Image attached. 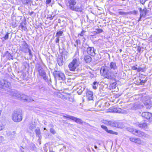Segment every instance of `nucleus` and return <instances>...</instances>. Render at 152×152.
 <instances>
[{
	"instance_id": "nucleus-1",
	"label": "nucleus",
	"mask_w": 152,
	"mask_h": 152,
	"mask_svg": "<svg viewBox=\"0 0 152 152\" xmlns=\"http://www.w3.org/2000/svg\"><path fill=\"white\" fill-rule=\"evenodd\" d=\"M110 67L106 66H102L100 71L102 72L105 78L110 80H115L118 72V67L116 63L113 62L110 63Z\"/></svg>"
},
{
	"instance_id": "nucleus-2",
	"label": "nucleus",
	"mask_w": 152,
	"mask_h": 152,
	"mask_svg": "<svg viewBox=\"0 0 152 152\" xmlns=\"http://www.w3.org/2000/svg\"><path fill=\"white\" fill-rule=\"evenodd\" d=\"M67 5L71 10L77 12H82L83 10V6L81 1L77 2L76 0H66Z\"/></svg>"
},
{
	"instance_id": "nucleus-3",
	"label": "nucleus",
	"mask_w": 152,
	"mask_h": 152,
	"mask_svg": "<svg viewBox=\"0 0 152 152\" xmlns=\"http://www.w3.org/2000/svg\"><path fill=\"white\" fill-rule=\"evenodd\" d=\"M22 47H20V50L23 52L25 53H27L28 52L29 53V55L31 57L33 56V55L31 53V51L28 44L26 43V41H23L22 42Z\"/></svg>"
},
{
	"instance_id": "nucleus-4",
	"label": "nucleus",
	"mask_w": 152,
	"mask_h": 152,
	"mask_svg": "<svg viewBox=\"0 0 152 152\" xmlns=\"http://www.w3.org/2000/svg\"><path fill=\"white\" fill-rule=\"evenodd\" d=\"M79 64V59L74 58L72 61L69 64L68 66L70 71H74L78 66Z\"/></svg>"
},
{
	"instance_id": "nucleus-5",
	"label": "nucleus",
	"mask_w": 152,
	"mask_h": 152,
	"mask_svg": "<svg viewBox=\"0 0 152 152\" xmlns=\"http://www.w3.org/2000/svg\"><path fill=\"white\" fill-rule=\"evenodd\" d=\"M12 119L15 122L20 121L22 119L21 113L19 111H15L12 115Z\"/></svg>"
},
{
	"instance_id": "nucleus-6",
	"label": "nucleus",
	"mask_w": 152,
	"mask_h": 152,
	"mask_svg": "<svg viewBox=\"0 0 152 152\" xmlns=\"http://www.w3.org/2000/svg\"><path fill=\"white\" fill-rule=\"evenodd\" d=\"M37 71L38 72L39 75L43 77V79L46 81H48V76H46V73L42 67L38 65L36 67Z\"/></svg>"
},
{
	"instance_id": "nucleus-7",
	"label": "nucleus",
	"mask_w": 152,
	"mask_h": 152,
	"mask_svg": "<svg viewBox=\"0 0 152 152\" xmlns=\"http://www.w3.org/2000/svg\"><path fill=\"white\" fill-rule=\"evenodd\" d=\"M53 75L55 78L58 80L64 81L65 80L64 74L60 71H55L53 72Z\"/></svg>"
},
{
	"instance_id": "nucleus-8",
	"label": "nucleus",
	"mask_w": 152,
	"mask_h": 152,
	"mask_svg": "<svg viewBox=\"0 0 152 152\" xmlns=\"http://www.w3.org/2000/svg\"><path fill=\"white\" fill-rule=\"evenodd\" d=\"M137 126L139 128L145 130L148 128L149 124L146 121L144 120L140 122H137L136 123Z\"/></svg>"
},
{
	"instance_id": "nucleus-9",
	"label": "nucleus",
	"mask_w": 152,
	"mask_h": 152,
	"mask_svg": "<svg viewBox=\"0 0 152 152\" xmlns=\"http://www.w3.org/2000/svg\"><path fill=\"white\" fill-rule=\"evenodd\" d=\"M0 85L2 86V88L6 89L7 88H9L11 86L10 82L4 79L0 80Z\"/></svg>"
},
{
	"instance_id": "nucleus-10",
	"label": "nucleus",
	"mask_w": 152,
	"mask_h": 152,
	"mask_svg": "<svg viewBox=\"0 0 152 152\" xmlns=\"http://www.w3.org/2000/svg\"><path fill=\"white\" fill-rule=\"evenodd\" d=\"M142 116L149 121H152V113L148 112H144L142 113Z\"/></svg>"
},
{
	"instance_id": "nucleus-11",
	"label": "nucleus",
	"mask_w": 152,
	"mask_h": 152,
	"mask_svg": "<svg viewBox=\"0 0 152 152\" xmlns=\"http://www.w3.org/2000/svg\"><path fill=\"white\" fill-rule=\"evenodd\" d=\"M63 117H64L67 118H69L71 120H73L75 121L76 123H78L79 124H82L83 122L80 119L77 118L72 116L69 115H67L66 116L64 115Z\"/></svg>"
},
{
	"instance_id": "nucleus-12",
	"label": "nucleus",
	"mask_w": 152,
	"mask_h": 152,
	"mask_svg": "<svg viewBox=\"0 0 152 152\" xmlns=\"http://www.w3.org/2000/svg\"><path fill=\"white\" fill-rule=\"evenodd\" d=\"M139 10L140 15L142 16L143 18H145L146 15L149 12V10H147L146 8L142 10L141 7H140L139 8Z\"/></svg>"
},
{
	"instance_id": "nucleus-13",
	"label": "nucleus",
	"mask_w": 152,
	"mask_h": 152,
	"mask_svg": "<svg viewBox=\"0 0 152 152\" xmlns=\"http://www.w3.org/2000/svg\"><path fill=\"white\" fill-rule=\"evenodd\" d=\"M87 53L88 54L92 56H94L95 55L96 50L93 47H87Z\"/></svg>"
},
{
	"instance_id": "nucleus-14",
	"label": "nucleus",
	"mask_w": 152,
	"mask_h": 152,
	"mask_svg": "<svg viewBox=\"0 0 152 152\" xmlns=\"http://www.w3.org/2000/svg\"><path fill=\"white\" fill-rule=\"evenodd\" d=\"M20 96L19 97L18 99L23 100L24 102H29L31 101V99L29 96H27L25 94H20Z\"/></svg>"
},
{
	"instance_id": "nucleus-15",
	"label": "nucleus",
	"mask_w": 152,
	"mask_h": 152,
	"mask_svg": "<svg viewBox=\"0 0 152 152\" xmlns=\"http://www.w3.org/2000/svg\"><path fill=\"white\" fill-rule=\"evenodd\" d=\"M109 126L117 128H121V123L115 121H110Z\"/></svg>"
},
{
	"instance_id": "nucleus-16",
	"label": "nucleus",
	"mask_w": 152,
	"mask_h": 152,
	"mask_svg": "<svg viewBox=\"0 0 152 152\" xmlns=\"http://www.w3.org/2000/svg\"><path fill=\"white\" fill-rule=\"evenodd\" d=\"M86 96L89 100L93 99V94L92 92L90 91H87L86 92Z\"/></svg>"
},
{
	"instance_id": "nucleus-17",
	"label": "nucleus",
	"mask_w": 152,
	"mask_h": 152,
	"mask_svg": "<svg viewBox=\"0 0 152 152\" xmlns=\"http://www.w3.org/2000/svg\"><path fill=\"white\" fill-rule=\"evenodd\" d=\"M131 130L133 134L136 136L140 137L142 131L137 130L135 129H132Z\"/></svg>"
},
{
	"instance_id": "nucleus-18",
	"label": "nucleus",
	"mask_w": 152,
	"mask_h": 152,
	"mask_svg": "<svg viewBox=\"0 0 152 152\" xmlns=\"http://www.w3.org/2000/svg\"><path fill=\"white\" fill-rule=\"evenodd\" d=\"M11 94L14 97L18 99L19 97L20 96L19 92L15 90H13L11 92Z\"/></svg>"
},
{
	"instance_id": "nucleus-19",
	"label": "nucleus",
	"mask_w": 152,
	"mask_h": 152,
	"mask_svg": "<svg viewBox=\"0 0 152 152\" xmlns=\"http://www.w3.org/2000/svg\"><path fill=\"white\" fill-rule=\"evenodd\" d=\"M3 57H6L9 60L12 59V56L11 53H9L8 51H7L4 52V54L3 56Z\"/></svg>"
},
{
	"instance_id": "nucleus-20",
	"label": "nucleus",
	"mask_w": 152,
	"mask_h": 152,
	"mask_svg": "<svg viewBox=\"0 0 152 152\" xmlns=\"http://www.w3.org/2000/svg\"><path fill=\"white\" fill-rule=\"evenodd\" d=\"M144 106L146 108L148 109H150L152 106L151 103L149 100H148L145 101L144 103Z\"/></svg>"
},
{
	"instance_id": "nucleus-21",
	"label": "nucleus",
	"mask_w": 152,
	"mask_h": 152,
	"mask_svg": "<svg viewBox=\"0 0 152 152\" xmlns=\"http://www.w3.org/2000/svg\"><path fill=\"white\" fill-rule=\"evenodd\" d=\"M143 106L140 104L138 102L135 103L132 109H140L143 107Z\"/></svg>"
},
{
	"instance_id": "nucleus-22",
	"label": "nucleus",
	"mask_w": 152,
	"mask_h": 152,
	"mask_svg": "<svg viewBox=\"0 0 152 152\" xmlns=\"http://www.w3.org/2000/svg\"><path fill=\"white\" fill-rule=\"evenodd\" d=\"M84 60L86 63H89L91 61V58L90 56L86 55L84 57Z\"/></svg>"
},
{
	"instance_id": "nucleus-23",
	"label": "nucleus",
	"mask_w": 152,
	"mask_h": 152,
	"mask_svg": "<svg viewBox=\"0 0 152 152\" xmlns=\"http://www.w3.org/2000/svg\"><path fill=\"white\" fill-rule=\"evenodd\" d=\"M140 137H142L144 139H149L150 138V136L148 134L142 132Z\"/></svg>"
},
{
	"instance_id": "nucleus-24",
	"label": "nucleus",
	"mask_w": 152,
	"mask_h": 152,
	"mask_svg": "<svg viewBox=\"0 0 152 152\" xmlns=\"http://www.w3.org/2000/svg\"><path fill=\"white\" fill-rule=\"evenodd\" d=\"M134 142L139 145H143L142 143H143V142L141 140L140 138H136Z\"/></svg>"
},
{
	"instance_id": "nucleus-25",
	"label": "nucleus",
	"mask_w": 152,
	"mask_h": 152,
	"mask_svg": "<svg viewBox=\"0 0 152 152\" xmlns=\"http://www.w3.org/2000/svg\"><path fill=\"white\" fill-rule=\"evenodd\" d=\"M147 80H141L139 79V80H137V83L138 85H142L144 84L146 82Z\"/></svg>"
},
{
	"instance_id": "nucleus-26",
	"label": "nucleus",
	"mask_w": 152,
	"mask_h": 152,
	"mask_svg": "<svg viewBox=\"0 0 152 152\" xmlns=\"http://www.w3.org/2000/svg\"><path fill=\"white\" fill-rule=\"evenodd\" d=\"M35 132L36 134L37 137L40 138L41 137V133L40 129L38 128H37L35 130Z\"/></svg>"
},
{
	"instance_id": "nucleus-27",
	"label": "nucleus",
	"mask_w": 152,
	"mask_h": 152,
	"mask_svg": "<svg viewBox=\"0 0 152 152\" xmlns=\"http://www.w3.org/2000/svg\"><path fill=\"white\" fill-rule=\"evenodd\" d=\"M57 62L60 66H62L63 64V58L62 57L58 58L57 59Z\"/></svg>"
},
{
	"instance_id": "nucleus-28",
	"label": "nucleus",
	"mask_w": 152,
	"mask_h": 152,
	"mask_svg": "<svg viewBox=\"0 0 152 152\" xmlns=\"http://www.w3.org/2000/svg\"><path fill=\"white\" fill-rule=\"evenodd\" d=\"M99 85V83L96 81L94 82L92 84V87L94 89L96 90Z\"/></svg>"
},
{
	"instance_id": "nucleus-29",
	"label": "nucleus",
	"mask_w": 152,
	"mask_h": 152,
	"mask_svg": "<svg viewBox=\"0 0 152 152\" xmlns=\"http://www.w3.org/2000/svg\"><path fill=\"white\" fill-rule=\"evenodd\" d=\"M63 33V31H60L57 32L56 34V37H59L60 36L62 35Z\"/></svg>"
},
{
	"instance_id": "nucleus-30",
	"label": "nucleus",
	"mask_w": 152,
	"mask_h": 152,
	"mask_svg": "<svg viewBox=\"0 0 152 152\" xmlns=\"http://www.w3.org/2000/svg\"><path fill=\"white\" fill-rule=\"evenodd\" d=\"M15 132L13 131L12 132H9L7 133V135L10 136L11 137L14 138Z\"/></svg>"
},
{
	"instance_id": "nucleus-31",
	"label": "nucleus",
	"mask_w": 152,
	"mask_h": 152,
	"mask_svg": "<svg viewBox=\"0 0 152 152\" xmlns=\"http://www.w3.org/2000/svg\"><path fill=\"white\" fill-rule=\"evenodd\" d=\"M128 14H134V15H137L138 13V11L136 10H134L132 11H131L129 12H128Z\"/></svg>"
},
{
	"instance_id": "nucleus-32",
	"label": "nucleus",
	"mask_w": 152,
	"mask_h": 152,
	"mask_svg": "<svg viewBox=\"0 0 152 152\" xmlns=\"http://www.w3.org/2000/svg\"><path fill=\"white\" fill-rule=\"evenodd\" d=\"M43 85L41 83H39L36 86V88L38 89H41L43 88Z\"/></svg>"
},
{
	"instance_id": "nucleus-33",
	"label": "nucleus",
	"mask_w": 152,
	"mask_h": 152,
	"mask_svg": "<svg viewBox=\"0 0 152 152\" xmlns=\"http://www.w3.org/2000/svg\"><path fill=\"white\" fill-rule=\"evenodd\" d=\"M36 127V125L34 124H31L29 126V129L32 130L33 129L35 128Z\"/></svg>"
},
{
	"instance_id": "nucleus-34",
	"label": "nucleus",
	"mask_w": 152,
	"mask_h": 152,
	"mask_svg": "<svg viewBox=\"0 0 152 152\" xmlns=\"http://www.w3.org/2000/svg\"><path fill=\"white\" fill-rule=\"evenodd\" d=\"M107 132L111 134H115L116 135H117L118 134V133L117 132H114L113 131L111 130H107Z\"/></svg>"
},
{
	"instance_id": "nucleus-35",
	"label": "nucleus",
	"mask_w": 152,
	"mask_h": 152,
	"mask_svg": "<svg viewBox=\"0 0 152 152\" xmlns=\"http://www.w3.org/2000/svg\"><path fill=\"white\" fill-rule=\"evenodd\" d=\"M22 1L24 4H28L30 3V0H22Z\"/></svg>"
},
{
	"instance_id": "nucleus-36",
	"label": "nucleus",
	"mask_w": 152,
	"mask_h": 152,
	"mask_svg": "<svg viewBox=\"0 0 152 152\" xmlns=\"http://www.w3.org/2000/svg\"><path fill=\"white\" fill-rule=\"evenodd\" d=\"M102 122L104 124L109 126L110 121H108L105 120H103Z\"/></svg>"
},
{
	"instance_id": "nucleus-37",
	"label": "nucleus",
	"mask_w": 152,
	"mask_h": 152,
	"mask_svg": "<svg viewBox=\"0 0 152 152\" xmlns=\"http://www.w3.org/2000/svg\"><path fill=\"white\" fill-rule=\"evenodd\" d=\"M4 128V126L2 123L0 122V131L2 130Z\"/></svg>"
},
{
	"instance_id": "nucleus-38",
	"label": "nucleus",
	"mask_w": 152,
	"mask_h": 152,
	"mask_svg": "<svg viewBox=\"0 0 152 152\" xmlns=\"http://www.w3.org/2000/svg\"><path fill=\"white\" fill-rule=\"evenodd\" d=\"M50 132L51 133L53 134H55L56 133L55 130L52 128H51L50 129Z\"/></svg>"
},
{
	"instance_id": "nucleus-39",
	"label": "nucleus",
	"mask_w": 152,
	"mask_h": 152,
	"mask_svg": "<svg viewBox=\"0 0 152 152\" xmlns=\"http://www.w3.org/2000/svg\"><path fill=\"white\" fill-rule=\"evenodd\" d=\"M119 13L120 15H126L128 14V12H126L122 11H120L119 12Z\"/></svg>"
},
{
	"instance_id": "nucleus-40",
	"label": "nucleus",
	"mask_w": 152,
	"mask_h": 152,
	"mask_svg": "<svg viewBox=\"0 0 152 152\" xmlns=\"http://www.w3.org/2000/svg\"><path fill=\"white\" fill-rule=\"evenodd\" d=\"M20 26L22 29L24 31H25L26 30V28L25 26H24L23 24H21L20 25Z\"/></svg>"
},
{
	"instance_id": "nucleus-41",
	"label": "nucleus",
	"mask_w": 152,
	"mask_h": 152,
	"mask_svg": "<svg viewBox=\"0 0 152 152\" xmlns=\"http://www.w3.org/2000/svg\"><path fill=\"white\" fill-rule=\"evenodd\" d=\"M96 33L99 34L100 33L102 32L103 31L102 29H98L96 30Z\"/></svg>"
},
{
	"instance_id": "nucleus-42",
	"label": "nucleus",
	"mask_w": 152,
	"mask_h": 152,
	"mask_svg": "<svg viewBox=\"0 0 152 152\" xmlns=\"http://www.w3.org/2000/svg\"><path fill=\"white\" fill-rule=\"evenodd\" d=\"M3 37L5 39H7L9 38V33H7V34L5 35L4 37Z\"/></svg>"
},
{
	"instance_id": "nucleus-43",
	"label": "nucleus",
	"mask_w": 152,
	"mask_h": 152,
	"mask_svg": "<svg viewBox=\"0 0 152 152\" xmlns=\"http://www.w3.org/2000/svg\"><path fill=\"white\" fill-rule=\"evenodd\" d=\"M101 127L104 130L107 132L108 130L107 127L105 126L102 125L101 126Z\"/></svg>"
},
{
	"instance_id": "nucleus-44",
	"label": "nucleus",
	"mask_w": 152,
	"mask_h": 152,
	"mask_svg": "<svg viewBox=\"0 0 152 152\" xmlns=\"http://www.w3.org/2000/svg\"><path fill=\"white\" fill-rule=\"evenodd\" d=\"M54 16H52L51 14H49L48 15V18H49L50 20H51L53 19Z\"/></svg>"
},
{
	"instance_id": "nucleus-45",
	"label": "nucleus",
	"mask_w": 152,
	"mask_h": 152,
	"mask_svg": "<svg viewBox=\"0 0 152 152\" xmlns=\"http://www.w3.org/2000/svg\"><path fill=\"white\" fill-rule=\"evenodd\" d=\"M144 71V68H141V67L138 68L137 70V71L138 72H139L140 71L143 72V71Z\"/></svg>"
},
{
	"instance_id": "nucleus-46",
	"label": "nucleus",
	"mask_w": 152,
	"mask_h": 152,
	"mask_svg": "<svg viewBox=\"0 0 152 152\" xmlns=\"http://www.w3.org/2000/svg\"><path fill=\"white\" fill-rule=\"evenodd\" d=\"M85 33V31H83V30H82V31L81 32V33L80 34H78V36H80L81 37L83 36L84 34Z\"/></svg>"
},
{
	"instance_id": "nucleus-47",
	"label": "nucleus",
	"mask_w": 152,
	"mask_h": 152,
	"mask_svg": "<svg viewBox=\"0 0 152 152\" xmlns=\"http://www.w3.org/2000/svg\"><path fill=\"white\" fill-rule=\"evenodd\" d=\"M136 138H134V137H130L129 138V140L132 142H134L135 141V140Z\"/></svg>"
},
{
	"instance_id": "nucleus-48",
	"label": "nucleus",
	"mask_w": 152,
	"mask_h": 152,
	"mask_svg": "<svg viewBox=\"0 0 152 152\" xmlns=\"http://www.w3.org/2000/svg\"><path fill=\"white\" fill-rule=\"evenodd\" d=\"M51 0H46L45 3L46 4H49L51 2Z\"/></svg>"
},
{
	"instance_id": "nucleus-49",
	"label": "nucleus",
	"mask_w": 152,
	"mask_h": 152,
	"mask_svg": "<svg viewBox=\"0 0 152 152\" xmlns=\"http://www.w3.org/2000/svg\"><path fill=\"white\" fill-rule=\"evenodd\" d=\"M140 2L142 4H144L145 2L146 1V0H140Z\"/></svg>"
},
{
	"instance_id": "nucleus-50",
	"label": "nucleus",
	"mask_w": 152,
	"mask_h": 152,
	"mask_svg": "<svg viewBox=\"0 0 152 152\" xmlns=\"http://www.w3.org/2000/svg\"><path fill=\"white\" fill-rule=\"evenodd\" d=\"M56 37V43H59V37Z\"/></svg>"
},
{
	"instance_id": "nucleus-51",
	"label": "nucleus",
	"mask_w": 152,
	"mask_h": 152,
	"mask_svg": "<svg viewBox=\"0 0 152 152\" xmlns=\"http://www.w3.org/2000/svg\"><path fill=\"white\" fill-rule=\"evenodd\" d=\"M4 140V137L1 136H0V143L1 142Z\"/></svg>"
},
{
	"instance_id": "nucleus-52",
	"label": "nucleus",
	"mask_w": 152,
	"mask_h": 152,
	"mask_svg": "<svg viewBox=\"0 0 152 152\" xmlns=\"http://www.w3.org/2000/svg\"><path fill=\"white\" fill-rule=\"evenodd\" d=\"M141 47L139 46L137 48V51L138 52H140L141 51Z\"/></svg>"
},
{
	"instance_id": "nucleus-53",
	"label": "nucleus",
	"mask_w": 152,
	"mask_h": 152,
	"mask_svg": "<svg viewBox=\"0 0 152 152\" xmlns=\"http://www.w3.org/2000/svg\"><path fill=\"white\" fill-rule=\"evenodd\" d=\"M83 92V91L82 90H79L77 91V92L79 94H81Z\"/></svg>"
},
{
	"instance_id": "nucleus-54",
	"label": "nucleus",
	"mask_w": 152,
	"mask_h": 152,
	"mask_svg": "<svg viewBox=\"0 0 152 152\" xmlns=\"http://www.w3.org/2000/svg\"><path fill=\"white\" fill-rule=\"evenodd\" d=\"M76 42L77 45H78L79 44H80V40L79 39H77L76 41Z\"/></svg>"
},
{
	"instance_id": "nucleus-55",
	"label": "nucleus",
	"mask_w": 152,
	"mask_h": 152,
	"mask_svg": "<svg viewBox=\"0 0 152 152\" xmlns=\"http://www.w3.org/2000/svg\"><path fill=\"white\" fill-rule=\"evenodd\" d=\"M132 69L133 70H137L138 68H137V67L135 66H133L132 67Z\"/></svg>"
},
{
	"instance_id": "nucleus-56",
	"label": "nucleus",
	"mask_w": 152,
	"mask_h": 152,
	"mask_svg": "<svg viewBox=\"0 0 152 152\" xmlns=\"http://www.w3.org/2000/svg\"><path fill=\"white\" fill-rule=\"evenodd\" d=\"M43 150L44 151V152H47L48 151V149L46 147H44Z\"/></svg>"
},
{
	"instance_id": "nucleus-57",
	"label": "nucleus",
	"mask_w": 152,
	"mask_h": 152,
	"mask_svg": "<svg viewBox=\"0 0 152 152\" xmlns=\"http://www.w3.org/2000/svg\"><path fill=\"white\" fill-rule=\"evenodd\" d=\"M142 16H141L140 14V17L139 18V19L138 20L139 21H141V19L142 18Z\"/></svg>"
},
{
	"instance_id": "nucleus-58",
	"label": "nucleus",
	"mask_w": 152,
	"mask_h": 152,
	"mask_svg": "<svg viewBox=\"0 0 152 152\" xmlns=\"http://www.w3.org/2000/svg\"><path fill=\"white\" fill-rule=\"evenodd\" d=\"M94 34H98V33H96V31L94 32Z\"/></svg>"
},
{
	"instance_id": "nucleus-59",
	"label": "nucleus",
	"mask_w": 152,
	"mask_h": 152,
	"mask_svg": "<svg viewBox=\"0 0 152 152\" xmlns=\"http://www.w3.org/2000/svg\"><path fill=\"white\" fill-rule=\"evenodd\" d=\"M100 59V58L98 57V58L96 59V60H99Z\"/></svg>"
},
{
	"instance_id": "nucleus-60",
	"label": "nucleus",
	"mask_w": 152,
	"mask_h": 152,
	"mask_svg": "<svg viewBox=\"0 0 152 152\" xmlns=\"http://www.w3.org/2000/svg\"><path fill=\"white\" fill-rule=\"evenodd\" d=\"M94 148L96 149H97V148H98L97 147V146L96 145H95L94 146Z\"/></svg>"
},
{
	"instance_id": "nucleus-61",
	"label": "nucleus",
	"mask_w": 152,
	"mask_h": 152,
	"mask_svg": "<svg viewBox=\"0 0 152 152\" xmlns=\"http://www.w3.org/2000/svg\"><path fill=\"white\" fill-rule=\"evenodd\" d=\"M119 51H120V53H121V51H122V50H121V49H120V50H119Z\"/></svg>"
},
{
	"instance_id": "nucleus-62",
	"label": "nucleus",
	"mask_w": 152,
	"mask_h": 152,
	"mask_svg": "<svg viewBox=\"0 0 152 152\" xmlns=\"http://www.w3.org/2000/svg\"><path fill=\"white\" fill-rule=\"evenodd\" d=\"M99 103V102H97L96 104H95L96 106V105H97L98 103Z\"/></svg>"
},
{
	"instance_id": "nucleus-63",
	"label": "nucleus",
	"mask_w": 152,
	"mask_h": 152,
	"mask_svg": "<svg viewBox=\"0 0 152 152\" xmlns=\"http://www.w3.org/2000/svg\"><path fill=\"white\" fill-rule=\"evenodd\" d=\"M34 12H31V15L33 13H34Z\"/></svg>"
},
{
	"instance_id": "nucleus-64",
	"label": "nucleus",
	"mask_w": 152,
	"mask_h": 152,
	"mask_svg": "<svg viewBox=\"0 0 152 152\" xmlns=\"http://www.w3.org/2000/svg\"><path fill=\"white\" fill-rule=\"evenodd\" d=\"M98 106L99 107H101V106L100 105H99Z\"/></svg>"
}]
</instances>
